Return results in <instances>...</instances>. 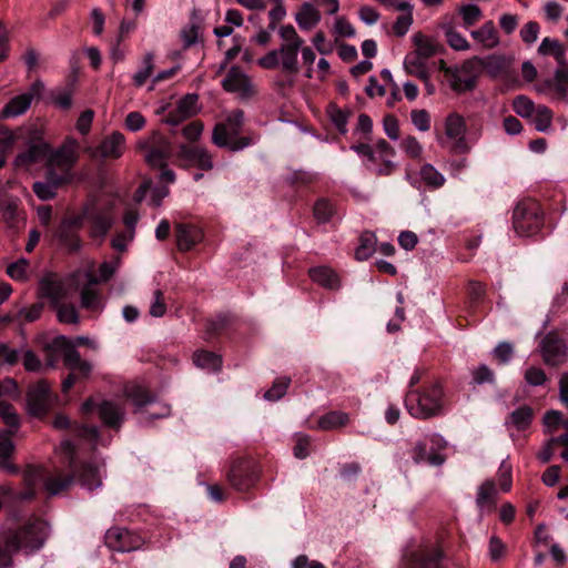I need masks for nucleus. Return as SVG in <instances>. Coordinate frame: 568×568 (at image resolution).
<instances>
[{
  "mask_svg": "<svg viewBox=\"0 0 568 568\" xmlns=\"http://www.w3.org/2000/svg\"><path fill=\"white\" fill-rule=\"evenodd\" d=\"M301 48L280 45L278 49L271 50L257 60V64L266 70L280 68L283 73L295 75L298 70V53Z\"/></svg>",
  "mask_w": 568,
  "mask_h": 568,
  "instance_id": "1a4fd4ad",
  "label": "nucleus"
},
{
  "mask_svg": "<svg viewBox=\"0 0 568 568\" xmlns=\"http://www.w3.org/2000/svg\"><path fill=\"white\" fill-rule=\"evenodd\" d=\"M57 399L49 383L41 379L28 388L27 412L32 417H42L52 408Z\"/></svg>",
  "mask_w": 568,
  "mask_h": 568,
  "instance_id": "9b49d317",
  "label": "nucleus"
},
{
  "mask_svg": "<svg viewBox=\"0 0 568 568\" xmlns=\"http://www.w3.org/2000/svg\"><path fill=\"white\" fill-rule=\"evenodd\" d=\"M74 474L83 488L93 490L102 486V478L105 474L104 464L84 463L74 469Z\"/></svg>",
  "mask_w": 568,
  "mask_h": 568,
  "instance_id": "412c9836",
  "label": "nucleus"
},
{
  "mask_svg": "<svg viewBox=\"0 0 568 568\" xmlns=\"http://www.w3.org/2000/svg\"><path fill=\"white\" fill-rule=\"evenodd\" d=\"M539 351L545 364L548 366L557 367L566 361L567 346L556 331H550L542 337L539 343Z\"/></svg>",
  "mask_w": 568,
  "mask_h": 568,
  "instance_id": "4468645a",
  "label": "nucleus"
},
{
  "mask_svg": "<svg viewBox=\"0 0 568 568\" xmlns=\"http://www.w3.org/2000/svg\"><path fill=\"white\" fill-rule=\"evenodd\" d=\"M193 362L197 367L215 372L219 371L222 366L221 356L207 352V351H199L193 355Z\"/></svg>",
  "mask_w": 568,
  "mask_h": 568,
  "instance_id": "4c0bfd02",
  "label": "nucleus"
},
{
  "mask_svg": "<svg viewBox=\"0 0 568 568\" xmlns=\"http://www.w3.org/2000/svg\"><path fill=\"white\" fill-rule=\"evenodd\" d=\"M176 155L185 162V166H196L204 171L213 169L212 156L204 148L181 144Z\"/></svg>",
  "mask_w": 568,
  "mask_h": 568,
  "instance_id": "aec40b11",
  "label": "nucleus"
},
{
  "mask_svg": "<svg viewBox=\"0 0 568 568\" xmlns=\"http://www.w3.org/2000/svg\"><path fill=\"white\" fill-rule=\"evenodd\" d=\"M493 354L499 364H507L511 361L514 355V346L509 342H500L496 345Z\"/></svg>",
  "mask_w": 568,
  "mask_h": 568,
  "instance_id": "338daca9",
  "label": "nucleus"
},
{
  "mask_svg": "<svg viewBox=\"0 0 568 568\" xmlns=\"http://www.w3.org/2000/svg\"><path fill=\"white\" fill-rule=\"evenodd\" d=\"M513 110L518 115L531 116L536 111V106L530 99L525 95H519L513 100Z\"/></svg>",
  "mask_w": 568,
  "mask_h": 568,
  "instance_id": "e2e57ef3",
  "label": "nucleus"
},
{
  "mask_svg": "<svg viewBox=\"0 0 568 568\" xmlns=\"http://www.w3.org/2000/svg\"><path fill=\"white\" fill-rule=\"evenodd\" d=\"M43 311L42 303H34L28 307L20 308L14 315L0 318V322L31 323L40 318Z\"/></svg>",
  "mask_w": 568,
  "mask_h": 568,
  "instance_id": "c9c22d12",
  "label": "nucleus"
},
{
  "mask_svg": "<svg viewBox=\"0 0 568 568\" xmlns=\"http://www.w3.org/2000/svg\"><path fill=\"white\" fill-rule=\"evenodd\" d=\"M50 525L44 519L31 516L17 528H7L1 532L2 541L13 551L31 555L39 551L50 536Z\"/></svg>",
  "mask_w": 568,
  "mask_h": 568,
  "instance_id": "f03ea898",
  "label": "nucleus"
},
{
  "mask_svg": "<svg viewBox=\"0 0 568 568\" xmlns=\"http://www.w3.org/2000/svg\"><path fill=\"white\" fill-rule=\"evenodd\" d=\"M448 45L457 51L469 49V43L464 36L456 32L455 28L446 27L444 30Z\"/></svg>",
  "mask_w": 568,
  "mask_h": 568,
  "instance_id": "4d7b16f0",
  "label": "nucleus"
},
{
  "mask_svg": "<svg viewBox=\"0 0 568 568\" xmlns=\"http://www.w3.org/2000/svg\"><path fill=\"white\" fill-rule=\"evenodd\" d=\"M29 261L27 258H19L12 262L7 267V274L14 281L28 280Z\"/></svg>",
  "mask_w": 568,
  "mask_h": 568,
  "instance_id": "864d4df0",
  "label": "nucleus"
},
{
  "mask_svg": "<svg viewBox=\"0 0 568 568\" xmlns=\"http://www.w3.org/2000/svg\"><path fill=\"white\" fill-rule=\"evenodd\" d=\"M72 278L80 291L81 307L93 313L101 312L103 310V302L101 293L97 287L99 280L92 272H75Z\"/></svg>",
  "mask_w": 568,
  "mask_h": 568,
  "instance_id": "9d476101",
  "label": "nucleus"
},
{
  "mask_svg": "<svg viewBox=\"0 0 568 568\" xmlns=\"http://www.w3.org/2000/svg\"><path fill=\"white\" fill-rule=\"evenodd\" d=\"M506 70V61L499 55H489L485 59L479 58V72L486 71L490 75H499Z\"/></svg>",
  "mask_w": 568,
  "mask_h": 568,
  "instance_id": "37998d69",
  "label": "nucleus"
},
{
  "mask_svg": "<svg viewBox=\"0 0 568 568\" xmlns=\"http://www.w3.org/2000/svg\"><path fill=\"white\" fill-rule=\"evenodd\" d=\"M149 143L145 161L153 168L163 169L172 153L171 143L159 132L151 135Z\"/></svg>",
  "mask_w": 568,
  "mask_h": 568,
  "instance_id": "f3484780",
  "label": "nucleus"
},
{
  "mask_svg": "<svg viewBox=\"0 0 568 568\" xmlns=\"http://www.w3.org/2000/svg\"><path fill=\"white\" fill-rule=\"evenodd\" d=\"M413 39L419 58L428 59L445 50L442 44L435 42L434 39L426 37L423 33L414 34Z\"/></svg>",
  "mask_w": 568,
  "mask_h": 568,
  "instance_id": "f704fd0d",
  "label": "nucleus"
},
{
  "mask_svg": "<svg viewBox=\"0 0 568 568\" xmlns=\"http://www.w3.org/2000/svg\"><path fill=\"white\" fill-rule=\"evenodd\" d=\"M47 172H45V181L50 183L53 187L57 190L62 186L63 184L71 181L72 175L71 173L63 172V171H57L58 169L45 165Z\"/></svg>",
  "mask_w": 568,
  "mask_h": 568,
  "instance_id": "6e6d98bb",
  "label": "nucleus"
},
{
  "mask_svg": "<svg viewBox=\"0 0 568 568\" xmlns=\"http://www.w3.org/2000/svg\"><path fill=\"white\" fill-rule=\"evenodd\" d=\"M197 94L190 93L183 97L179 102L176 108L180 113H183L187 119L195 115L197 113Z\"/></svg>",
  "mask_w": 568,
  "mask_h": 568,
  "instance_id": "bf43d9fd",
  "label": "nucleus"
},
{
  "mask_svg": "<svg viewBox=\"0 0 568 568\" xmlns=\"http://www.w3.org/2000/svg\"><path fill=\"white\" fill-rule=\"evenodd\" d=\"M447 442L440 435H433L423 442H418L412 452L415 463H424L429 466L445 464L446 457L440 452L445 450Z\"/></svg>",
  "mask_w": 568,
  "mask_h": 568,
  "instance_id": "f8f14e48",
  "label": "nucleus"
},
{
  "mask_svg": "<svg viewBox=\"0 0 568 568\" xmlns=\"http://www.w3.org/2000/svg\"><path fill=\"white\" fill-rule=\"evenodd\" d=\"M497 494L496 484L491 479L485 480L477 490L476 504L480 513L491 511L495 508V495Z\"/></svg>",
  "mask_w": 568,
  "mask_h": 568,
  "instance_id": "2f4dec72",
  "label": "nucleus"
},
{
  "mask_svg": "<svg viewBox=\"0 0 568 568\" xmlns=\"http://www.w3.org/2000/svg\"><path fill=\"white\" fill-rule=\"evenodd\" d=\"M98 412L103 424L116 429L120 428L125 415L124 409L111 400L101 402Z\"/></svg>",
  "mask_w": 568,
  "mask_h": 568,
  "instance_id": "bb28decb",
  "label": "nucleus"
},
{
  "mask_svg": "<svg viewBox=\"0 0 568 568\" xmlns=\"http://www.w3.org/2000/svg\"><path fill=\"white\" fill-rule=\"evenodd\" d=\"M31 105L30 94L13 97L0 111V119L17 118L23 114Z\"/></svg>",
  "mask_w": 568,
  "mask_h": 568,
  "instance_id": "473e14b6",
  "label": "nucleus"
},
{
  "mask_svg": "<svg viewBox=\"0 0 568 568\" xmlns=\"http://www.w3.org/2000/svg\"><path fill=\"white\" fill-rule=\"evenodd\" d=\"M419 175H422L423 182L428 186L440 187L445 184V176L435 170L433 164H423Z\"/></svg>",
  "mask_w": 568,
  "mask_h": 568,
  "instance_id": "09e8293b",
  "label": "nucleus"
},
{
  "mask_svg": "<svg viewBox=\"0 0 568 568\" xmlns=\"http://www.w3.org/2000/svg\"><path fill=\"white\" fill-rule=\"evenodd\" d=\"M440 549L414 551L408 555V568H444Z\"/></svg>",
  "mask_w": 568,
  "mask_h": 568,
  "instance_id": "b1692460",
  "label": "nucleus"
},
{
  "mask_svg": "<svg viewBox=\"0 0 568 568\" xmlns=\"http://www.w3.org/2000/svg\"><path fill=\"white\" fill-rule=\"evenodd\" d=\"M18 429H0V457H11L16 452V445L12 437L17 434Z\"/></svg>",
  "mask_w": 568,
  "mask_h": 568,
  "instance_id": "8fccbe9b",
  "label": "nucleus"
},
{
  "mask_svg": "<svg viewBox=\"0 0 568 568\" xmlns=\"http://www.w3.org/2000/svg\"><path fill=\"white\" fill-rule=\"evenodd\" d=\"M84 217L91 223V239L102 243L114 223L113 203L93 201L85 205Z\"/></svg>",
  "mask_w": 568,
  "mask_h": 568,
  "instance_id": "39448f33",
  "label": "nucleus"
},
{
  "mask_svg": "<svg viewBox=\"0 0 568 568\" xmlns=\"http://www.w3.org/2000/svg\"><path fill=\"white\" fill-rule=\"evenodd\" d=\"M57 237L60 245L69 253H75L82 247V241L78 232L70 227V223H61L57 231Z\"/></svg>",
  "mask_w": 568,
  "mask_h": 568,
  "instance_id": "c756f323",
  "label": "nucleus"
},
{
  "mask_svg": "<svg viewBox=\"0 0 568 568\" xmlns=\"http://www.w3.org/2000/svg\"><path fill=\"white\" fill-rule=\"evenodd\" d=\"M125 394L136 408H141L146 404L153 403V397L149 394L148 389L141 385L126 386Z\"/></svg>",
  "mask_w": 568,
  "mask_h": 568,
  "instance_id": "49530a36",
  "label": "nucleus"
},
{
  "mask_svg": "<svg viewBox=\"0 0 568 568\" xmlns=\"http://www.w3.org/2000/svg\"><path fill=\"white\" fill-rule=\"evenodd\" d=\"M358 155L366 158V166L369 171L388 175L390 173V149L387 141L379 140L376 144H357L351 148Z\"/></svg>",
  "mask_w": 568,
  "mask_h": 568,
  "instance_id": "6e6552de",
  "label": "nucleus"
},
{
  "mask_svg": "<svg viewBox=\"0 0 568 568\" xmlns=\"http://www.w3.org/2000/svg\"><path fill=\"white\" fill-rule=\"evenodd\" d=\"M244 122V112L242 110L232 111L226 120L217 123L212 133V142L219 148H225L237 152L251 144L253 139L250 136H240Z\"/></svg>",
  "mask_w": 568,
  "mask_h": 568,
  "instance_id": "7ed1b4c3",
  "label": "nucleus"
},
{
  "mask_svg": "<svg viewBox=\"0 0 568 568\" xmlns=\"http://www.w3.org/2000/svg\"><path fill=\"white\" fill-rule=\"evenodd\" d=\"M105 545L113 551L130 552L141 548L143 541L140 536L121 527H112L105 532Z\"/></svg>",
  "mask_w": 568,
  "mask_h": 568,
  "instance_id": "2eb2a0df",
  "label": "nucleus"
},
{
  "mask_svg": "<svg viewBox=\"0 0 568 568\" xmlns=\"http://www.w3.org/2000/svg\"><path fill=\"white\" fill-rule=\"evenodd\" d=\"M544 223L545 213L536 200L524 199L513 211V227L519 235L534 236L539 233Z\"/></svg>",
  "mask_w": 568,
  "mask_h": 568,
  "instance_id": "20e7f679",
  "label": "nucleus"
},
{
  "mask_svg": "<svg viewBox=\"0 0 568 568\" xmlns=\"http://www.w3.org/2000/svg\"><path fill=\"white\" fill-rule=\"evenodd\" d=\"M230 485L239 490L245 491L253 486L256 479V470L253 462L247 459L235 460L227 474Z\"/></svg>",
  "mask_w": 568,
  "mask_h": 568,
  "instance_id": "dca6fc26",
  "label": "nucleus"
},
{
  "mask_svg": "<svg viewBox=\"0 0 568 568\" xmlns=\"http://www.w3.org/2000/svg\"><path fill=\"white\" fill-rule=\"evenodd\" d=\"M467 130L464 116L457 113H452L446 118L445 131L448 138L465 136Z\"/></svg>",
  "mask_w": 568,
  "mask_h": 568,
  "instance_id": "a19ab883",
  "label": "nucleus"
},
{
  "mask_svg": "<svg viewBox=\"0 0 568 568\" xmlns=\"http://www.w3.org/2000/svg\"><path fill=\"white\" fill-rule=\"evenodd\" d=\"M393 10L399 11L396 21L393 23V34L403 37L413 23V6L408 1L393 0Z\"/></svg>",
  "mask_w": 568,
  "mask_h": 568,
  "instance_id": "a878e982",
  "label": "nucleus"
},
{
  "mask_svg": "<svg viewBox=\"0 0 568 568\" xmlns=\"http://www.w3.org/2000/svg\"><path fill=\"white\" fill-rule=\"evenodd\" d=\"M291 379L288 377H280L274 383L273 386L265 392L264 398L266 400H278L281 399L287 392Z\"/></svg>",
  "mask_w": 568,
  "mask_h": 568,
  "instance_id": "5fc2aeb1",
  "label": "nucleus"
},
{
  "mask_svg": "<svg viewBox=\"0 0 568 568\" xmlns=\"http://www.w3.org/2000/svg\"><path fill=\"white\" fill-rule=\"evenodd\" d=\"M459 13L463 19V26L469 28L477 23L481 17V10L474 4H466L459 9Z\"/></svg>",
  "mask_w": 568,
  "mask_h": 568,
  "instance_id": "680f3d73",
  "label": "nucleus"
},
{
  "mask_svg": "<svg viewBox=\"0 0 568 568\" xmlns=\"http://www.w3.org/2000/svg\"><path fill=\"white\" fill-rule=\"evenodd\" d=\"M470 36L486 49H493L499 44L498 31L493 21L485 22L471 31Z\"/></svg>",
  "mask_w": 568,
  "mask_h": 568,
  "instance_id": "7c9ffc66",
  "label": "nucleus"
},
{
  "mask_svg": "<svg viewBox=\"0 0 568 568\" xmlns=\"http://www.w3.org/2000/svg\"><path fill=\"white\" fill-rule=\"evenodd\" d=\"M39 295L57 306L65 298L67 293L63 282L57 275L47 274L40 280Z\"/></svg>",
  "mask_w": 568,
  "mask_h": 568,
  "instance_id": "4be33fe9",
  "label": "nucleus"
},
{
  "mask_svg": "<svg viewBox=\"0 0 568 568\" xmlns=\"http://www.w3.org/2000/svg\"><path fill=\"white\" fill-rule=\"evenodd\" d=\"M535 128L538 132H547L552 119V112L547 106H538L535 111Z\"/></svg>",
  "mask_w": 568,
  "mask_h": 568,
  "instance_id": "13d9d810",
  "label": "nucleus"
},
{
  "mask_svg": "<svg viewBox=\"0 0 568 568\" xmlns=\"http://www.w3.org/2000/svg\"><path fill=\"white\" fill-rule=\"evenodd\" d=\"M376 250V236L374 233L366 232L359 237V245L355 251L358 261L367 260Z\"/></svg>",
  "mask_w": 568,
  "mask_h": 568,
  "instance_id": "79ce46f5",
  "label": "nucleus"
},
{
  "mask_svg": "<svg viewBox=\"0 0 568 568\" xmlns=\"http://www.w3.org/2000/svg\"><path fill=\"white\" fill-rule=\"evenodd\" d=\"M424 374L423 368H416L408 381L405 405L409 415L422 419L445 415L446 397L442 381L423 378Z\"/></svg>",
  "mask_w": 568,
  "mask_h": 568,
  "instance_id": "f257e3e1",
  "label": "nucleus"
},
{
  "mask_svg": "<svg viewBox=\"0 0 568 568\" xmlns=\"http://www.w3.org/2000/svg\"><path fill=\"white\" fill-rule=\"evenodd\" d=\"M547 84L554 89L559 98L565 99L568 95V67L558 69L552 80H548Z\"/></svg>",
  "mask_w": 568,
  "mask_h": 568,
  "instance_id": "a18cd8bd",
  "label": "nucleus"
},
{
  "mask_svg": "<svg viewBox=\"0 0 568 568\" xmlns=\"http://www.w3.org/2000/svg\"><path fill=\"white\" fill-rule=\"evenodd\" d=\"M9 397L10 399L18 400L21 396L18 383L11 378L6 377L0 379V397Z\"/></svg>",
  "mask_w": 568,
  "mask_h": 568,
  "instance_id": "0e129e2a",
  "label": "nucleus"
},
{
  "mask_svg": "<svg viewBox=\"0 0 568 568\" xmlns=\"http://www.w3.org/2000/svg\"><path fill=\"white\" fill-rule=\"evenodd\" d=\"M124 149V135L119 131H114L102 140L95 150V155H99L103 159H119L122 156Z\"/></svg>",
  "mask_w": 568,
  "mask_h": 568,
  "instance_id": "5701e85b",
  "label": "nucleus"
},
{
  "mask_svg": "<svg viewBox=\"0 0 568 568\" xmlns=\"http://www.w3.org/2000/svg\"><path fill=\"white\" fill-rule=\"evenodd\" d=\"M225 91L236 93L241 98H250L253 95V84L246 73L239 67H232L222 81Z\"/></svg>",
  "mask_w": 568,
  "mask_h": 568,
  "instance_id": "a211bd4d",
  "label": "nucleus"
},
{
  "mask_svg": "<svg viewBox=\"0 0 568 568\" xmlns=\"http://www.w3.org/2000/svg\"><path fill=\"white\" fill-rule=\"evenodd\" d=\"M511 423L518 430H525L528 428L534 418V410L528 405H523L516 408L510 415Z\"/></svg>",
  "mask_w": 568,
  "mask_h": 568,
  "instance_id": "c03bdc74",
  "label": "nucleus"
},
{
  "mask_svg": "<svg viewBox=\"0 0 568 568\" xmlns=\"http://www.w3.org/2000/svg\"><path fill=\"white\" fill-rule=\"evenodd\" d=\"M278 36L282 39L281 45L302 48L304 45L303 38L297 33L292 24H284L278 28Z\"/></svg>",
  "mask_w": 568,
  "mask_h": 568,
  "instance_id": "de8ad7c7",
  "label": "nucleus"
},
{
  "mask_svg": "<svg viewBox=\"0 0 568 568\" xmlns=\"http://www.w3.org/2000/svg\"><path fill=\"white\" fill-rule=\"evenodd\" d=\"M52 346L62 353L63 363L69 369L83 361L77 347L71 344L70 338L63 335L55 337L52 342Z\"/></svg>",
  "mask_w": 568,
  "mask_h": 568,
  "instance_id": "c85d7f7f",
  "label": "nucleus"
},
{
  "mask_svg": "<svg viewBox=\"0 0 568 568\" xmlns=\"http://www.w3.org/2000/svg\"><path fill=\"white\" fill-rule=\"evenodd\" d=\"M480 77V58L467 59L462 65H455V70L446 71V80L456 94L473 91Z\"/></svg>",
  "mask_w": 568,
  "mask_h": 568,
  "instance_id": "423d86ee",
  "label": "nucleus"
},
{
  "mask_svg": "<svg viewBox=\"0 0 568 568\" xmlns=\"http://www.w3.org/2000/svg\"><path fill=\"white\" fill-rule=\"evenodd\" d=\"M311 278L329 290H335L339 287V278L338 275L327 266H318L310 270Z\"/></svg>",
  "mask_w": 568,
  "mask_h": 568,
  "instance_id": "72a5a7b5",
  "label": "nucleus"
},
{
  "mask_svg": "<svg viewBox=\"0 0 568 568\" xmlns=\"http://www.w3.org/2000/svg\"><path fill=\"white\" fill-rule=\"evenodd\" d=\"M490 311V304L486 300V291L480 282L470 281L467 286V296L465 301V312L467 317H458L457 324L463 327L464 320L466 325L477 323Z\"/></svg>",
  "mask_w": 568,
  "mask_h": 568,
  "instance_id": "0eeeda50",
  "label": "nucleus"
},
{
  "mask_svg": "<svg viewBox=\"0 0 568 568\" xmlns=\"http://www.w3.org/2000/svg\"><path fill=\"white\" fill-rule=\"evenodd\" d=\"M0 416L9 428L19 429L20 416L10 403L0 400Z\"/></svg>",
  "mask_w": 568,
  "mask_h": 568,
  "instance_id": "3c124183",
  "label": "nucleus"
},
{
  "mask_svg": "<svg viewBox=\"0 0 568 568\" xmlns=\"http://www.w3.org/2000/svg\"><path fill=\"white\" fill-rule=\"evenodd\" d=\"M154 71V55L152 52L144 54L142 60V67L133 74V84L136 88L144 85L146 80L152 75Z\"/></svg>",
  "mask_w": 568,
  "mask_h": 568,
  "instance_id": "ea45409f",
  "label": "nucleus"
},
{
  "mask_svg": "<svg viewBox=\"0 0 568 568\" xmlns=\"http://www.w3.org/2000/svg\"><path fill=\"white\" fill-rule=\"evenodd\" d=\"M348 419V414L339 410H333L323 415L318 419V427L323 430L335 429L346 425Z\"/></svg>",
  "mask_w": 568,
  "mask_h": 568,
  "instance_id": "58836bf2",
  "label": "nucleus"
},
{
  "mask_svg": "<svg viewBox=\"0 0 568 568\" xmlns=\"http://www.w3.org/2000/svg\"><path fill=\"white\" fill-rule=\"evenodd\" d=\"M74 475L72 474H57L45 478L44 488L51 495L55 496L67 489L73 484Z\"/></svg>",
  "mask_w": 568,
  "mask_h": 568,
  "instance_id": "e433bc0d",
  "label": "nucleus"
},
{
  "mask_svg": "<svg viewBox=\"0 0 568 568\" xmlns=\"http://www.w3.org/2000/svg\"><path fill=\"white\" fill-rule=\"evenodd\" d=\"M333 215L332 204L324 199L318 200L314 205V216L318 223H326Z\"/></svg>",
  "mask_w": 568,
  "mask_h": 568,
  "instance_id": "69168bd1",
  "label": "nucleus"
},
{
  "mask_svg": "<svg viewBox=\"0 0 568 568\" xmlns=\"http://www.w3.org/2000/svg\"><path fill=\"white\" fill-rule=\"evenodd\" d=\"M327 114L335 125V128L342 133L345 134L347 132V112L339 109L335 104H329L327 108Z\"/></svg>",
  "mask_w": 568,
  "mask_h": 568,
  "instance_id": "603ef678",
  "label": "nucleus"
},
{
  "mask_svg": "<svg viewBox=\"0 0 568 568\" xmlns=\"http://www.w3.org/2000/svg\"><path fill=\"white\" fill-rule=\"evenodd\" d=\"M176 245L180 251L186 252L201 242L203 235L199 227L179 223L175 225Z\"/></svg>",
  "mask_w": 568,
  "mask_h": 568,
  "instance_id": "393cba45",
  "label": "nucleus"
},
{
  "mask_svg": "<svg viewBox=\"0 0 568 568\" xmlns=\"http://www.w3.org/2000/svg\"><path fill=\"white\" fill-rule=\"evenodd\" d=\"M321 19L320 10L310 2L302 3L295 13V21L303 31H310L315 28L321 22Z\"/></svg>",
  "mask_w": 568,
  "mask_h": 568,
  "instance_id": "cd10ccee",
  "label": "nucleus"
},
{
  "mask_svg": "<svg viewBox=\"0 0 568 568\" xmlns=\"http://www.w3.org/2000/svg\"><path fill=\"white\" fill-rule=\"evenodd\" d=\"M78 160L77 142L69 141L57 150L50 148V155L48 156L47 165L53 166L59 171L70 173V170Z\"/></svg>",
  "mask_w": 568,
  "mask_h": 568,
  "instance_id": "6ab92c4d",
  "label": "nucleus"
},
{
  "mask_svg": "<svg viewBox=\"0 0 568 568\" xmlns=\"http://www.w3.org/2000/svg\"><path fill=\"white\" fill-rule=\"evenodd\" d=\"M50 155V144L41 136H34L29 140L27 149L19 152L14 160L13 165L17 169H30L33 164L44 162L47 165L48 156Z\"/></svg>",
  "mask_w": 568,
  "mask_h": 568,
  "instance_id": "ddd939ff",
  "label": "nucleus"
},
{
  "mask_svg": "<svg viewBox=\"0 0 568 568\" xmlns=\"http://www.w3.org/2000/svg\"><path fill=\"white\" fill-rule=\"evenodd\" d=\"M53 307L57 310V316L61 323H65V324H78L79 323V314H78L77 308L73 305H71V304L63 305L60 303Z\"/></svg>",
  "mask_w": 568,
  "mask_h": 568,
  "instance_id": "052dcab7",
  "label": "nucleus"
},
{
  "mask_svg": "<svg viewBox=\"0 0 568 568\" xmlns=\"http://www.w3.org/2000/svg\"><path fill=\"white\" fill-rule=\"evenodd\" d=\"M32 191L42 201H49L57 195V189L44 181H37L32 185Z\"/></svg>",
  "mask_w": 568,
  "mask_h": 568,
  "instance_id": "774afa93",
  "label": "nucleus"
}]
</instances>
